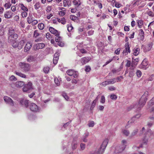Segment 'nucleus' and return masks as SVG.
Wrapping results in <instances>:
<instances>
[{
	"instance_id": "5",
	"label": "nucleus",
	"mask_w": 154,
	"mask_h": 154,
	"mask_svg": "<svg viewBox=\"0 0 154 154\" xmlns=\"http://www.w3.org/2000/svg\"><path fill=\"white\" fill-rule=\"evenodd\" d=\"M20 67L24 72H28L30 70V65L29 64L24 62H20L19 64Z\"/></svg>"
},
{
	"instance_id": "41",
	"label": "nucleus",
	"mask_w": 154,
	"mask_h": 154,
	"mask_svg": "<svg viewBox=\"0 0 154 154\" xmlns=\"http://www.w3.org/2000/svg\"><path fill=\"white\" fill-rule=\"evenodd\" d=\"M62 96L66 100H68L69 99V97L68 96L66 93L63 92L62 94Z\"/></svg>"
},
{
	"instance_id": "27",
	"label": "nucleus",
	"mask_w": 154,
	"mask_h": 154,
	"mask_svg": "<svg viewBox=\"0 0 154 154\" xmlns=\"http://www.w3.org/2000/svg\"><path fill=\"white\" fill-rule=\"evenodd\" d=\"M15 73L17 75H18L19 76L22 78H26V75L25 74H23L20 72H18L16 71Z\"/></svg>"
},
{
	"instance_id": "31",
	"label": "nucleus",
	"mask_w": 154,
	"mask_h": 154,
	"mask_svg": "<svg viewBox=\"0 0 154 154\" xmlns=\"http://www.w3.org/2000/svg\"><path fill=\"white\" fill-rule=\"evenodd\" d=\"M140 50L139 48H136L134 51V55L135 56H137L139 53Z\"/></svg>"
},
{
	"instance_id": "43",
	"label": "nucleus",
	"mask_w": 154,
	"mask_h": 154,
	"mask_svg": "<svg viewBox=\"0 0 154 154\" xmlns=\"http://www.w3.org/2000/svg\"><path fill=\"white\" fill-rule=\"evenodd\" d=\"M136 74L137 76L139 78L142 75V72L139 70H137Z\"/></svg>"
},
{
	"instance_id": "11",
	"label": "nucleus",
	"mask_w": 154,
	"mask_h": 154,
	"mask_svg": "<svg viewBox=\"0 0 154 154\" xmlns=\"http://www.w3.org/2000/svg\"><path fill=\"white\" fill-rule=\"evenodd\" d=\"M49 30L50 32L52 34L55 35L56 36H59L60 33L58 31L52 27H50Z\"/></svg>"
},
{
	"instance_id": "21",
	"label": "nucleus",
	"mask_w": 154,
	"mask_h": 154,
	"mask_svg": "<svg viewBox=\"0 0 154 154\" xmlns=\"http://www.w3.org/2000/svg\"><path fill=\"white\" fill-rule=\"evenodd\" d=\"M35 60V57L33 56H29L27 58V61L29 62L34 61Z\"/></svg>"
},
{
	"instance_id": "22",
	"label": "nucleus",
	"mask_w": 154,
	"mask_h": 154,
	"mask_svg": "<svg viewBox=\"0 0 154 154\" xmlns=\"http://www.w3.org/2000/svg\"><path fill=\"white\" fill-rule=\"evenodd\" d=\"M26 40L24 39H22L18 43L19 49H21L23 47L26 43Z\"/></svg>"
},
{
	"instance_id": "49",
	"label": "nucleus",
	"mask_w": 154,
	"mask_h": 154,
	"mask_svg": "<svg viewBox=\"0 0 154 154\" xmlns=\"http://www.w3.org/2000/svg\"><path fill=\"white\" fill-rule=\"evenodd\" d=\"M49 67H46L44 68V71L46 73H48L49 70Z\"/></svg>"
},
{
	"instance_id": "2",
	"label": "nucleus",
	"mask_w": 154,
	"mask_h": 154,
	"mask_svg": "<svg viewBox=\"0 0 154 154\" xmlns=\"http://www.w3.org/2000/svg\"><path fill=\"white\" fill-rule=\"evenodd\" d=\"M108 142L107 139H105L101 145L100 147L97 150H95L91 154H103Z\"/></svg>"
},
{
	"instance_id": "4",
	"label": "nucleus",
	"mask_w": 154,
	"mask_h": 154,
	"mask_svg": "<svg viewBox=\"0 0 154 154\" xmlns=\"http://www.w3.org/2000/svg\"><path fill=\"white\" fill-rule=\"evenodd\" d=\"M127 143V141L125 140H122V145L120 146H117L116 147L115 152L118 153L122 152L125 148Z\"/></svg>"
},
{
	"instance_id": "20",
	"label": "nucleus",
	"mask_w": 154,
	"mask_h": 154,
	"mask_svg": "<svg viewBox=\"0 0 154 154\" xmlns=\"http://www.w3.org/2000/svg\"><path fill=\"white\" fill-rule=\"evenodd\" d=\"M133 57L132 58V62H131V66L133 67L134 66H136L139 61L138 58H136L133 60Z\"/></svg>"
},
{
	"instance_id": "38",
	"label": "nucleus",
	"mask_w": 154,
	"mask_h": 154,
	"mask_svg": "<svg viewBox=\"0 0 154 154\" xmlns=\"http://www.w3.org/2000/svg\"><path fill=\"white\" fill-rule=\"evenodd\" d=\"M137 22L138 26H139L140 28L143 24V22L142 20H138Z\"/></svg>"
},
{
	"instance_id": "48",
	"label": "nucleus",
	"mask_w": 154,
	"mask_h": 154,
	"mask_svg": "<svg viewBox=\"0 0 154 154\" xmlns=\"http://www.w3.org/2000/svg\"><path fill=\"white\" fill-rule=\"evenodd\" d=\"M123 133L127 136H128L130 133L129 131L127 130H124L123 131Z\"/></svg>"
},
{
	"instance_id": "23",
	"label": "nucleus",
	"mask_w": 154,
	"mask_h": 154,
	"mask_svg": "<svg viewBox=\"0 0 154 154\" xmlns=\"http://www.w3.org/2000/svg\"><path fill=\"white\" fill-rule=\"evenodd\" d=\"M73 3L75 7H78L81 5L80 0H73Z\"/></svg>"
},
{
	"instance_id": "47",
	"label": "nucleus",
	"mask_w": 154,
	"mask_h": 154,
	"mask_svg": "<svg viewBox=\"0 0 154 154\" xmlns=\"http://www.w3.org/2000/svg\"><path fill=\"white\" fill-rule=\"evenodd\" d=\"M110 98L112 100H116L117 98L116 95L114 94H112L110 96Z\"/></svg>"
},
{
	"instance_id": "18",
	"label": "nucleus",
	"mask_w": 154,
	"mask_h": 154,
	"mask_svg": "<svg viewBox=\"0 0 154 154\" xmlns=\"http://www.w3.org/2000/svg\"><path fill=\"white\" fill-rule=\"evenodd\" d=\"M32 46V44L30 43H27L24 48V51L25 52H27L29 51L31 48Z\"/></svg>"
},
{
	"instance_id": "57",
	"label": "nucleus",
	"mask_w": 154,
	"mask_h": 154,
	"mask_svg": "<svg viewBox=\"0 0 154 154\" xmlns=\"http://www.w3.org/2000/svg\"><path fill=\"white\" fill-rule=\"evenodd\" d=\"M73 76V77L74 78H76L78 76V72L77 71H74V74L72 75Z\"/></svg>"
},
{
	"instance_id": "1",
	"label": "nucleus",
	"mask_w": 154,
	"mask_h": 154,
	"mask_svg": "<svg viewBox=\"0 0 154 154\" xmlns=\"http://www.w3.org/2000/svg\"><path fill=\"white\" fill-rule=\"evenodd\" d=\"M8 36L9 42H14L18 37L17 34L16 33L14 28L12 27H10L8 29Z\"/></svg>"
},
{
	"instance_id": "54",
	"label": "nucleus",
	"mask_w": 154,
	"mask_h": 154,
	"mask_svg": "<svg viewBox=\"0 0 154 154\" xmlns=\"http://www.w3.org/2000/svg\"><path fill=\"white\" fill-rule=\"evenodd\" d=\"M100 103H104L105 102V98L104 96L103 95L101 96V99L100 101Z\"/></svg>"
},
{
	"instance_id": "37",
	"label": "nucleus",
	"mask_w": 154,
	"mask_h": 154,
	"mask_svg": "<svg viewBox=\"0 0 154 154\" xmlns=\"http://www.w3.org/2000/svg\"><path fill=\"white\" fill-rule=\"evenodd\" d=\"M38 27L40 30H42L44 28L45 26L44 24L42 23L38 24Z\"/></svg>"
},
{
	"instance_id": "64",
	"label": "nucleus",
	"mask_w": 154,
	"mask_h": 154,
	"mask_svg": "<svg viewBox=\"0 0 154 154\" xmlns=\"http://www.w3.org/2000/svg\"><path fill=\"white\" fill-rule=\"evenodd\" d=\"M154 78V75L152 74L149 77L148 81H152Z\"/></svg>"
},
{
	"instance_id": "16",
	"label": "nucleus",
	"mask_w": 154,
	"mask_h": 154,
	"mask_svg": "<svg viewBox=\"0 0 154 154\" xmlns=\"http://www.w3.org/2000/svg\"><path fill=\"white\" fill-rule=\"evenodd\" d=\"M139 35L140 36V40L141 41H143L144 38V32L142 29H140L139 30Z\"/></svg>"
},
{
	"instance_id": "61",
	"label": "nucleus",
	"mask_w": 154,
	"mask_h": 154,
	"mask_svg": "<svg viewBox=\"0 0 154 154\" xmlns=\"http://www.w3.org/2000/svg\"><path fill=\"white\" fill-rule=\"evenodd\" d=\"M85 145L84 143H81L80 144L81 149L82 150H83L85 149Z\"/></svg>"
},
{
	"instance_id": "60",
	"label": "nucleus",
	"mask_w": 154,
	"mask_h": 154,
	"mask_svg": "<svg viewBox=\"0 0 154 154\" xmlns=\"http://www.w3.org/2000/svg\"><path fill=\"white\" fill-rule=\"evenodd\" d=\"M131 64V62L130 60H127V63L126 64V66L128 67H129Z\"/></svg>"
},
{
	"instance_id": "19",
	"label": "nucleus",
	"mask_w": 154,
	"mask_h": 154,
	"mask_svg": "<svg viewBox=\"0 0 154 154\" xmlns=\"http://www.w3.org/2000/svg\"><path fill=\"white\" fill-rule=\"evenodd\" d=\"M24 83L23 81H18L16 82L15 86L17 88H21L24 85Z\"/></svg>"
},
{
	"instance_id": "6",
	"label": "nucleus",
	"mask_w": 154,
	"mask_h": 154,
	"mask_svg": "<svg viewBox=\"0 0 154 154\" xmlns=\"http://www.w3.org/2000/svg\"><path fill=\"white\" fill-rule=\"evenodd\" d=\"M29 108L31 111L34 112H39L40 110V108L34 103H30Z\"/></svg>"
},
{
	"instance_id": "29",
	"label": "nucleus",
	"mask_w": 154,
	"mask_h": 154,
	"mask_svg": "<svg viewBox=\"0 0 154 154\" xmlns=\"http://www.w3.org/2000/svg\"><path fill=\"white\" fill-rule=\"evenodd\" d=\"M107 81L108 85L112 84L115 83L116 82V79H111L110 80H108Z\"/></svg>"
},
{
	"instance_id": "44",
	"label": "nucleus",
	"mask_w": 154,
	"mask_h": 154,
	"mask_svg": "<svg viewBox=\"0 0 154 154\" xmlns=\"http://www.w3.org/2000/svg\"><path fill=\"white\" fill-rule=\"evenodd\" d=\"M97 102H95V101H93L92 103L91 106L90 108V109L91 110H92L93 108L95 107V106L96 105V104Z\"/></svg>"
},
{
	"instance_id": "9",
	"label": "nucleus",
	"mask_w": 154,
	"mask_h": 154,
	"mask_svg": "<svg viewBox=\"0 0 154 154\" xmlns=\"http://www.w3.org/2000/svg\"><path fill=\"white\" fill-rule=\"evenodd\" d=\"M20 104L22 106L27 108L29 106V100L24 99H21L19 101Z\"/></svg>"
},
{
	"instance_id": "51",
	"label": "nucleus",
	"mask_w": 154,
	"mask_h": 154,
	"mask_svg": "<svg viewBox=\"0 0 154 154\" xmlns=\"http://www.w3.org/2000/svg\"><path fill=\"white\" fill-rule=\"evenodd\" d=\"M9 79L11 81H15L17 80V78L13 75H11Z\"/></svg>"
},
{
	"instance_id": "15",
	"label": "nucleus",
	"mask_w": 154,
	"mask_h": 154,
	"mask_svg": "<svg viewBox=\"0 0 154 154\" xmlns=\"http://www.w3.org/2000/svg\"><path fill=\"white\" fill-rule=\"evenodd\" d=\"M91 58L89 57H87L82 58L81 59V63L82 64H84L88 62L90 60Z\"/></svg>"
},
{
	"instance_id": "26",
	"label": "nucleus",
	"mask_w": 154,
	"mask_h": 154,
	"mask_svg": "<svg viewBox=\"0 0 154 154\" xmlns=\"http://www.w3.org/2000/svg\"><path fill=\"white\" fill-rule=\"evenodd\" d=\"M71 146L73 150L75 149L77 146V142L76 141H73L71 144Z\"/></svg>"
},
{
	"instance_id": "13",
	"label": "nucleus",
	"mask_w": 154,
	"mask_h": 154,
	"mask_svg": "<svg viewBox=\"0 0 154 154\" xmlns=\"http://www.w3.org/2000/svg\"><path fill=\"white\" fill-rule=\"evenodd\" d=\"M148 138L149 137H147V136L145 135L143 139L142 143L138 147V148L142 147H143V144H147L148 142Z\"/></svg>"
},
{
	"instance_id": "56",
	"label": "nucleus",
	"mask_w": 154,
	"mask_h": 154,
	"mask_svg": "<svg viewBox=\"0 0 154 154\" xmlns=\"http://www.w3.org/2000/svg\"><path fill=\"white\" fill-rule=\"evenodd\" d=\"M54 81L55 83L57 85V86H58L60 85V82L57 78H55Z\"/></svg>"
},
{
	"instance_id": "17",
	"label": "nucleus",
	"mask_w": 154,
	"mask_h": 154,
	"mask_svg": "<svg viewBox=\"0 0 154 154\" xmlns=\"http://www.w3.org/2000/svg\"><path fill=\"white\" fill-rule=\"evenodd\" d=\"M12 14L11 11H7L5 14V17L6 18H11L12 16Z\"/></svg>"
},
{
	"instance_id": "32",
	"label": "nucleus",
	"mask_w": 154,
	"mask_h": 154,
	"mask_svg": "<svg viewBox=\"0 0 154 154\" xmlns=\"http://www.w3.org/2000/svg\"><path fill=\"white\" fill-rule=\"evenodd\" d=\"M63 4L64 6V7H66L67 6H69L71 4V2L70 1H67L66 0H65L63 2Z\"/></svg>"
},
{
	"instance_id": "36",
	"label": "nucleus",
	"mask_w": 154,
	"mask_h": 154,
	"mask_svg": "<svg viewBox=\"0 0 154 154\" xmlns=\"http://www.w3.org/2000/svg\"><path fill=\"white\" fill-rule=\"evenodd\" d=\"M55 40L57 42H59L62 41V38L59 36H56L55 38Z\"/></svg>"
},
{
	"instance_id": "34",
	"label": "nucleus",
	"mask_w": 154,
	"mask_h": 154,
	"mask_svg": "<svg viewBox=\"0 0 154 154\" xmlns=\"http://www.w3.org/2000/svg\"><path fill=\"white\" fill-rule=\"evenodd\" d=\"M80 14V12H79L76 14L77 16L72 15L70 17V18L71 19H75V18H76L77 17H79Z\"/></svg>"
},
{
	"instance_id": "30",
	"label": "nucleus",
	"mask_w": 154,
	"mask_h": 154,
	"mask_svg": "<svg viewBox=\"0 0 154 154\" xmlns=\"http://www.w3.org/2000/svg\"><path fill=\"white\" fill-rule=\"evenodd\" d=\"M75 71H74L73 69H69L66 72V73L68 75L70 76H72L73 74H74V72Z\"/></svg>"
},
{
	"instance_id": "53",
	"label": "nucleus",
	"mask_w": 154,
	"mask_h": 154,
	"mask_svg": "<svg viewBox=\"0 0 154 154\" xmlns=\"http://www.w3.org/2000/svg\"><path fill=\"white\" fill-rule=\"evenodd\" d=\"M40 35V34L38 32V30H35L34 31V36L35 37H37L38 36Z\"/></svg>"
},
{
	"instance_id": "45",
	"label": "nucleus",
	"mask_w": 154,
	"mask_h": 154,
	"mask_svg": "<svg viewBox=\"0 0 154 154\" xmlns=\"http://www.w3.org/2000/svg\"><path fill=\"white\" fill-rule=\"evenodd\" d=\"M140 117V114L136 115L135 116H133L132 118V121H134L135 120V119H138Z\"/></svg>"
},
{
	"instance_id": "35",
	"label": "nucleus",
	"mask_w": 154,
	"mask_h": 154,
	"mask_svg": "<svg viewBox=\"0 0 154 154\" xmlns=\"http://www.w3.org/2000/svg\"><path fill=\"white\" fill-rule=\"evenodd\" d=\"M11 5L10 2H8L5 3L4 6L6 9H7L10 8Z\"/></svg>"
},
{
	"instance_id": "28",
	"label": "nucleus",
	"mask_w": 154,
	"mask_h": 154,
	"mask_svg": "<svg viewBox=\"0 0 154 154\" xmlns=\"http://www.w3.org/2000/svg\"><path fill=\"white\" fill-rule=\"evenodd\" d=\"M152 135H153V133L151 130L150 129H148L146 135H148L147 137H149L150 136Z\"/></svg>"
},
{
	"instance_id": "46",
	"label": "nucleus",
	"mask_w": 154,
	"mask_h": 154,
	"mask_svg": "<svg viewBox=\"0 0 154 154\" xmlns=\"http://www.w3.org/2000/svg\"><path fill=\"white\" fill-rule=\"evenodd\" d=\"M94 125V122L93 121H91L89 122L88 124V125L89 127H93Z\"/></svg>"
},
{
	"instance_id": "55",
	"label": "nucleus",
	"mask_w": 154,
	"mask_h": 154,
	"mask_svg": "<svg viewBox=\"0 0 154 154\" xmlns=\"http://www.w3.org/2000/svg\"><path fill=\"white\" fill-rule=\"evenodd\" d=\"M58 45L60 47H63L64 46V42L62 41H60L58 43Z\"/></svg>"
},
{
	"instance_id": "7",
	"label": "nucleus",
	"mask_w": 154,
	"mask_h": 154,
	"mask_svg": "<svg viewBox=\"0 0 154 154\" xmlns=\"http://www.w3.org/2000/svg\"><path fill=\"white\" fill-rule=\"evenodd\" d=\"M32 89V83L29 82L24 86L23 88V90L24 92H29Z\"/></svg>"
},
{
	"instance_id": "24",
	"label": "nucleus",
	"mask_w": 154,
	"mask_h": 154,
	"mask_svg": "<svg viewBox=\"0 0 154 154\" xmlns=\"http://www.w3.org/2000/svg\"><path fill=\"white\" fill-rule=\"evenodd\" d=\"M89 135L88 132H87L84 134L83 136V138L82 139L83 141L85 142H86L88 141L87 139L86 138L88 137Z\"/></svg>"
},
{
	"instance_id": "42",
	"label": "nucleus",
	"mask_w": 154,
	"mask_h": 154,
	"mask_svg": "<svg viewBox=\"0 0 154 154\" xmlns=\"http://www.w3.org/2000/svg\"><path fill=\"white\" fill-rule=\"evenodd\" d=\"M35 8L36 10H38L40 7V4L38 2L36 3L35 5H34Z\"/></svg>"
},
{
	"instance_id": "25",
	"label": "nucleus",
	"mask_w": 154,
	"mask_h": 154,
	"mask_svg": "<svg viewBox=\"0 0 154 154\" xmlns=\"http://www.w3.org/2000/svg\"><path fill=\"white\" fill-rule=\"evenodd\" d=\"M138 129H135L131 133L130 136V137L131 138L134 136L136 135L137 133L138 132Z\"/></svg>"
},
{
	"instance_id": "52",
	"label": "nucleus",
	"mask_w": 154,
	"mask_h": 154,
	"mask_svg": "<svg viewBox=\"0 0 154 154\" xmlns=\"http://www.w3.org/2000/svg\"><path fill=\"white\" fill-rule=\"evenodd\" d=\"M91 70V68L89 66H86L85 70L86 72H89Z\"/></svg>"
},
{
	"instance_id": "40",
	"label": "nucleus",
	"mask_w": 154,
	"mask_h": 154,
	"mask_svg": "<svg viewBox=\"0 0 154 154\" xmlns=\"http://www.w3.org/2000/svg\"><path fill=\"white\" fill-rule=\"evenodd\" d=\"M12 43V45L14 48H16L18 47L19 48V45L15 40L14 42H11Z\"/></svg>"
},
{
	"instance_id": "33",
	"label": "nucleus",
	"mask_w": 154,
	"mask_h": 154,
	"mask_svg": "<svg viewBox=\"0 0 154 154\" xmlns=\"http://www.w3.org/2000/svg\"><path fill=\"white\" fill-rule=\"evenodd\" d=\"M134 68H132L131 69V71L129 72V76L130 77H132L134 74Z\"/></svg>"
},
{
	"instance_id": "8",
	"label": "nucleus",
	"mask_w": 154,
	"mask_h": 154,
	"mask_svg": "<svg viewBox=\"0 0 154 154\" xmlns=\"http://www.w3.org/2000/svg\"><path fill=\"white\" fill-rule=\"evenodd\" d=\"M4 100L7 103H8L10 105L12 106L14 105V101L10 97L7 96H4Z\"/></svg>"
},
{
	"instance_id": "62",
	"label": "nucleus",
	"mask_w": 154,
	"mask_h": 154,
	"mask_svg": "<svg viewBox=\"0 0 154 154\" xmlns=\"http://www.w3.org/2000/svg\"><path fill=\"white\" fill-rule=\"evenodd\" d=\"M152 42H151L149 43L148 44V51H149L151 49L152 45Z\"/></svg>"
},
{
	"instance_id": "59",
	"label": "nucleus",
	"mask_w": 154,
	"mask_h": 154,
	"mask_svg": "<svg viewBox=\"0 0 154 154\" xmlns=\"http://www.w3.org/2000/svg\"><path fill=\"white\" fill-rule=\"evenodd\" d=\"M4 34V30L3 28H0V36H2Z\"/></svg>"
},
{
	"instance_id": "14",
	"label": "nucleus",
	"mask_w": 154,
	"mask_h": 154,
	"mask_svg": "<svg viewBox=\"0 0 154 154\" xmlns=\"http://www.w3.org/2000/svg\"><path fill=\"white\" fill-rule=\"evenodd\" d=\"M140 106L138 105V103H137L134 105H131L128 108L127 110L128 111H130L131 109H132L133 108H135L137 109V111H139L140 110V109L141 108H140L139 109H138V107H140Z\"/></svg>"
},
{
	"instance_id": "63",
	"label": "nucleus",
	"mask_w": 154,
	"mask_h": 154,
	"mask_svg": "<svg viewBox=\"0 0 154 154\" xmlns=\"http://www.w3.org/2000/svg\"><path fill=\"white\" fill-rule=\"evenodd\" d=\"M59 53H56L54 56V57L55 58H56L57 59H59Z\"/></svg>"
},
{
	"instance_id": "3",
	"label": "nucleus",
	"mask_w": 154,
	"mask_h": 154,
	"mask_svg": "<svg viewBox=\"0 0 154 154\" xmlns=\"http://www.w3.org/2000/svg\"><path fill=\"white\" fill-rule=\"evenodd\" d=\"M148 94V92L146 91L142 96L138 103V105L140 106V107H138V109H140V108H142L145 104L147 99L146 97H147Z\"/></svg>"
},
{
	"instance_id": "58",
	"label": "nucleus",
	"mask_w": 154,
	"mask_h": 154,
	"mask_svg": "<svg viewBox=\"0 0 154 154\" xmlns=\"http://www.w3.org/2000/svg\"><path fill=\"white\" fill-rule=\"evenodd\" d=\"M27 13L26 11H23L21 13V15L23 18L26 17L27 16Z\"/></svg>"
},
{
	"instance_id": "39",
	"label": "nucleus",
	"mask_w": 154,
	"mask_h": 154,
	"mask_svg": "<svg viewBox=\"0 0 154 154\" xmlns=\"http://www.w3.org/2000/svg\"><path fill=\"white\" fill-rule=\"evenodd\" d=\"M20 5L21 9L23 10L24 11H28V9L25 7L23 4H21Z\"/></svg>"
},
{
	"instance_id": "50",
	"label": "nucleus",
	"mask_w": 154,
	"mask_h": 154,
	"mask_svg": "<svg viewBox=\"0 0 154 154\" xmlns=\"http://www.w3.org/2000/svg\"><path fill=\"white\" fill-rule=\"evenodd\" d=\"M52 36L49 32H47L46 35V38L49 39L51 38H52Z\"/></svg>"
},
{
	"instance_id": "12",
	"label": "nucleus",
	"mask_w": 154,
	"mask_h": 154,
	"mask_svg": "<svg viewBox=\"0 0 154 154\" xmlns=\"http://www.w3.org/2000/svg\"><path fill=\"white\" fill-rule=\"evenodd\" d=\"M45 44L43 43H40L34 45V50H36L40 49H42L45 47Z\"/></svg>"
},
{
	"instance_id": "10",
	"label": "nucleus",
	"mask_w": 154,
	"mask_h": 154,
	"mask_svg": "<svg viewBox=\"0 0 154 154\" xmlns=\"http://www.w3.org/2000/svg\"><path fill=\"white\" fill-rule=\"evenodd\" d=\"M148 64V62L147 61V60L145 58L143 60L141 64L140 65L139 67L144 69H146L147 68L146 67L147 66Z\"/></svg>"
}]
</instances>
